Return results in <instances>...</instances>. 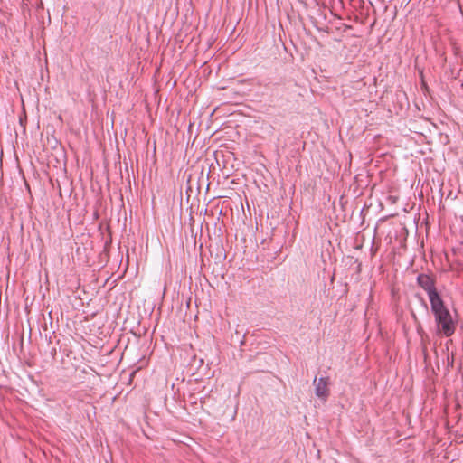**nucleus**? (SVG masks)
<instances>
[{"label": "nucleus", "instance_id": "1", "mask_svg": "<svg viewBox=\"0 0 463 463\" xmlns=\"http://www.w3.org/2000/svg\"><path fill=\"white\" fill-rule=\"evenodd\" d=\"M431 312L436 324V333L439 335L450 337L456 331V321L444 300L441 298L430 303Z\"/></svg>", "mask_w": 463, "mask_h": 463}, {"label": "nucleus", "instance_id": "2", "mask_svg": "<svg viewBox=\"0 0 463 463\" xmlns=\"http://www.w3.org/2000/svg\"><path fill=\"white\" fill-rule=\"evenodd\" d=\"M417 284L427 292L430 303L441 298V296L435 286V279L430 275L425 273L419 274L417 276Z\"/></svg>", "mask_w": 463, "mask_h": 463}, {"label": "nucleus", "instance_id": "3", "mask_svg": "<svg viewBox=\"0 0 463 463\" xmlns=\"http://www.w3.org/2000/svg\"><path fill=\"white\" fill-rule=\"evenodd\" d=\"M313 384L315 386V394L317 397L326 402L330 395V390L328 388L330 384L329 377H315Z\"/></svg>", "mask_w": 463, "mask_h": 463}, {"label": "nucleus", "instance_id": "4", "mask_svg": "<svg viewBox=\"0 0 463 463\" xmlns=\"http://www.w3.org/2000/svg\"><path fill=\"white\" fill-rule=\"evenodd\" d=\"M197 400L198 399L195 396V394H190L188 399L185 402H190L193 405H196L197 404Z\"/></svg>", "mask_w": 463, "mask_h": 463}, {"label": "nucleus", "instance_id": "5", "mask_svg": "<svg viewBox=\"0 0 463 463\" xmlns=\"http://www.w3.org/2000/svg\"><path fill=\"white\" fill-rule=\"evenodd\" d=\"M209 400H210V396H205V397H203H203H201V398L199 399V401H200V404H201V407L203 408V405H206Z\"/></svg>", "mask_w": 463, "mask_h": 463}, {"label": "nucleus", "instance_id": "6", "mask_svg": "<svg viewBox=\"0 0 463 463\" xmlns=\"http://www.w3.org/2000/svg\"><path fill=\"white\" fill-rule=\"evenodd\" d=\"M417 332L420 335V337L422 338V327H421L420 325L417 327Z\"/></svg>", "mask_w": 463, "mask_h": 463}, {"label": "nucleus", "instance_id": "7", "mask_svg": "<svg viewBox=\"0 0 463 463\" xmlns=\"http://www.w3.org/2000/svg\"><path fill=\"white\" fill-rule=\"evenodd\" d=\"M448 360H449V365L453 366L454 355L453 354L451 355V362H449V356H448Z\"/></svg>", "mask_w": 463, "mask_h": 463}, {"label": "nucleus", "instance_id": "8", "mask_svg": "<svg viewBox=\"0 0 463 463\" xmlns=\"http://www.w3.org/2000/svg\"><path fill=\"white\" fill-rule=\"evenodd\" d=\"M2 166V155L0 156V167Z\"/></svg>", "mask_w": 463, "mask_h": 463}, {"label": "nucleus", "instance_id": "9", "mask_svg": "<svg viewBox=\"0 0 463 463\" xmlns=\"http://www.w3.org/2000/svg\"><path fill=\"white\" fill-rule=\"evenodd\" d=\"M174 442H182L181 440H178V439H173Z\"/></svg>", "mask_w": 463, "mask_h": 463}, {"label": "nucleus", "instance_id": "10", "mask_svg": "<svg viewBox=\"0 0 463 463\" xmlns=\"http://www.w3.org/2000/svg\"><path fill=\"white\" fill-rule=\"evenodd\" d=\"M185 437L188 438L189 439H192V436H190V435H187Z\"/></svg>", "mask_w": 463, "mask_h": 463}, {"label": "nucleus", "instance_id": "11", "mask_svg": "<svg viewBox=\"0 0 463 463\" xmlns=\"http://www.w3.org/2000/svg\"><path fill=\"white\" fill-rule=\"evenodd\" d=\"M274 86H275V87H279V84L275 83V84H274Z\"/></svg>", "mask_w": 463, "mask_h": 463}]
</instances>
